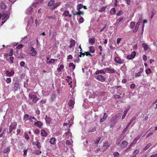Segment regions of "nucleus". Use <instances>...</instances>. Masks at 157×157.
I'll list each match as a JSON object with an SVG mask.
<instances>
[{
	"mask_svg": "<svg viewBox=\"0 0 157 157\" xmlns=\"http://www.w3.org/2000/svg\"><path fill=\"white\" fill-rule=\"evenodd\" d=\"M17 125V123L16 122H14L11 123V125L9 127L8 133H11L13 129H15Z\"/></svg>",
	"mask_w": 157,
	"mask_h": 157,
	"instance_id": "f257e3e1",
	"label": "nucleus"
},
{
	"mask_svg": "<svg viewBox=\"0 0 157 157\" xmlns=\"http://www.w3.org/2000/svg\"><path fill=\"white\" fill-rule=\"evenodd\" d=\"M44 0H35L32 6L33 7H36L37 6L40 5L43 3Z\"/></svg>",
	"mask_w": 157,
	"mask_h": 157,
	"instance_id": "f03ea898",
	"label": "nucleus"
},
{
	"mask_svg": "<svg viewBox=\"0 0 157 157\" xmlns=\"http://www.w3.org/2000/svg\"><path fill=\"white\" fill-rule=\"evenodd\" d=\"M114 60L115 62L120 64L124 63V59H121L118 56L115 57Z\"/></svg>",
	"mask_w": 157,
	"mask_h": 157,
	"instance_id": "7ed1b4c3",
	"label": "nucleus"
},
{
	"mask_svg": "<svg viewBox=\"0 0 157 157\" xmlns=\"http://www.w3.org/2000/svg\"><path fill=\"white\" fill-rule=\"evenodd\" d=\"M105 70V72L110 74H113L115 73L116 71L111 67H107L104 69Z\"/></svg>",
	"mask_w": 157,
	"mask_h": 157,
	"instance_id": "20e7f679",
	"label": "nucleus"
},
{
	"mask_svg": "<svg viewBox=\"0 0 157 157\" xmlns=\"http://www.w3.org/2000/svg\"><path fill=\"white\" fill-rule=\"evenodd\" d=\"M62 17H68L71 18L72 17V15L70 13L69 11L68 10H65L64 11L63 13L62 14Z\"/></svg>",
	"mask_w": 157,
	"mask_h": 157,
	"instance_id": "39448f33",
	"label": "nucleus"
},
{
	"mask_svg": "<svg viewBox=\"0 0 157 157\" xmlns=\"http://www.w3.org/2000/svg\"><path fill=\"white\" fill-rule=\"evenodd\" d=\"M19 87V82L17 81L15 82L13 84V86L12 88V90L15 91L17 90L18 88Z\"/></svg>",
	"mask_w": 157,
	"mask_h": 157,
	"instance_id": "423d86ee",
	"label": "nucleus"
},
{
	"mask_svg": "<svg viewBox=\"0 0 157 157\" xmlns=\"http://www.w3.org/2000/svg\"><path fill=\"white\" fill-rule=\"evenodd\" d=\"M95 78L98 81L101 82H103L105 80V78L102 75H98L95 77Z\"/></svg>",
	"mask_w": 157,
	"mask_h": 157,
	"instance_id": "0eeeda50",
	"label": "nucleus"
},
{
	"mask_svg": "<svg viewBox=\"0 0 157 157\" xmlns=\"http://www.w3.org/2000/svg\"><path fill=\"white\" fill-rule=\"evenodd\" d=\"M31 49L30 50V56H34L36 55L37 52L35 50V49L33 47H31Z\"/></svg>",
	"mask_w": 157,
	"mask_h": 157,
	"instance_id": "6e6552de",
	"label": "nucleus"
},
{
	"mask_svg": "<svg viewBox=\"0 0 157 157\" xmlns=\"http://www.w3.org/2000/svg\"><path fill=\"white\" fill-rule=\"evenodd\" d=\"M14 73L13 70H11L10 72L8 71H5V73L6 75L8 76H11L13 75Z\"/></svg>",
	"mask_w": 157,
	"mask_h": 157,
	"instance_id": "1a4fd4ad",
	"label": "nucleus"
},
{
	"mask_svg": "<svg viewBox=\"0 0 157 157\" xmlns=\"http://www.w3.org/2000/svg\"><path fill=\"white\" fill-rule=\"evenodd\" d=\"M33 144L36 146L37 148L39 149H40L41 147V144L38 140H37L36 142H34Z\"/></svg>",
	"mask_w": 157,
	"mask_h": 157,
	"instance_id": "9d476101",
	"label": "nucleus"
},
{
	"mask_svg": "<svg viewBox=\"0 0 157 157\" xmlns=\"http://www.w3.org/2000/svg\"><path fill=\"white\" fill-rule=\"evenodd\" d=\"M71 135V132H70V130H68L67 132H65L63 135V136L67 139Z\"/></svg>",
	"mask_w": 157,
	"mask_h": 157,
	"instance_id": "9b49d317",
	"label": "nucleus"
},
{
	"mask_svg": "<svg viewBox=\"0 0 157 157\" xmlns=\"http://www.w3.org/2000/svg\"><path fill=\"white\" fill-rule=\"evenodd\" d=\"M33 10V8H32L31 6H30L27 9L26 11V13L27 14H31L32 13Z\"/></svg>",
	"mask_w": 157,
	"mask_h": 157,
	"instance_id": "f8f14e48",
	"label": "nucleus"
},
{
	"mask_svg": "<svg viewBox=\"0 0 157 157\" xmlns=\"http://www.w3.org/2000/svg\"><path fill=\"white\" fill-rule=\"evenodd\" d=\"M34 125L39 128H41V126L43 125V124L41 122L38 121L35 122Z\"/></svg>",
	"mask_w": 157,
	"mask_h": 157,
	"instance_id": "ddd939ff",
	"label": "nucleus"
},
{
	"mask_svg": "<svg viewBox=\"0 0 157 157\" xmlns=\"http://www.w3.org/2000/svg\"><path fill=\"white\" fill-rule=\"evenodd\" d=\"M128 144V142L126 140L123 141L120 145V147L121 148L126 147Z\"/></svg>",
	"mask_w": 157,
	"mask_h": 157,
	"instance_id": "4468645a",
	"label": "nucleus"
},
{
	"mask_svg": "<svg viewBox=\"0 0 157 157\" xmlns=\"http://www.w3.org/2000/svg\"><path fill=\"white\" fill-rule=\"evenodd\" d=\"M75 104L74 101L73 99L70 100L68 102V104L69 106L73 108Z\"/></svg>",
	"mask_w": 157,
	"mask_h": 157,
	"instance_id": "2eb2a0df",
	"label": "nucleus"
},
{
	"mask_svg": "<svg viewBox=\"0 0 157 157\" xmlns=\"http://www.w3.org/2000/svg\"><path fill=\"white\" fill-rule=\"evenodd\" d=\"M143 71L142 68H140L139 69V71L138 72L136 73L135 74V76L136 77H139L140 76L141 73L143 72Z\"/></svg>",
	"mask_w": 157,
	"mask_h": 157,
	"instance_id": "dca6fc26",
	"label": "nucleus"
},
{
	"mask_svg": "<svg viewBox=\"0 0 157 157\" xmlns=\"http://www.w3.org/2000/svg\"><path fill=\"white\" fill-rule=\"evenodd\" d=\"M75 44V41L73 39L71 40L70 41V45L69 46L70 48H71L73 46H74Z\"/></svg>",
	"mask_w": 157,
	"mask_h": 157,
	"instance_id": "f3484780",
	"label": "nucleus"
},
{
	"mask_svg": "<svg viewBox=\"0 0 157 157\" xmlns=\"http://www.w3.org/2000/svg\"><path fill=\"white\" fill-rule=\"evenodd\" d=\"M95 38H90L88 39V42L89 43L91 44V45H93L94 43H95Z\"/></svg>",
	"mask_w": 157,
	"mask_h": 157,
	"instance_id": "a211bd4d",
	"label": "nucleus"
},
{
	"mask_svg": "<svg viewBox=\"0 0 157 157\" xmlns=\"http://www.w3.org/2000/svg\"><path fill=\"white\" fill-rule=\"evenodd\" d=\"M130 109V107H129L128 108H126L124 111V113L123 115L122 116V119H124L125 118V116H126L127 112Z\"/></svg>",
	"mask_w": 157,
	"mask_h": 157,
	"instance_id": "6ab92c4d",
	"label": "nucleus"
},
{
	"mask_svg": "<svg viewBox=\"0 0 157 157\" xmlns=\"http://www.w3.org/2000/svg\"><path fill=\"white\" fill-rule=\"evenodd\" d=\"M105 71L103 70H97L96 72H95V74L96 75H98L99 74H105Z\"/></svg>",
	"mask_w": 157,
	"mask_h": 157,
	"instance_id": "aec40b11",
	"label": "nucleus"
},
{
	"mask_svg": "<svg viewBox=\"0 0 157 157\" xmlns=\"http://www.w3.org/2000/svg\"><path fill=\"white\" fill-rule=\"evenodd\" d=\"M13 57L10 56L9 58H7L6 60L9 62V63H10V64H12L13 63Z\"/></svg>",
	"mask_w": 157,
	"mask_h": 157,
	"instance_id": "412c9836",
	"label": "nucleus"
},
{
	"mask_svg": "<svg viewBox=\"0 0 157 157\" xmlns=\"http://www.w3.org/2000/svg\"><path fill=\"white\" fill-rule=\"evenodd\" d=\"M107 117V115L106 113H105L102 118H101L100 120L101 122H102L105 121Z\"/></svg>",
	"mask_w": 157,
	"mask_h": 157,
	"instance_id": "4be33fe9",
	"label": "nucleus"
},
{
	"mask_svg": "<svg viewBox=\"0 0 157 157\" xmlns=\"http://www.w3.org/2000/svg\"><path fill=\"white\" fill-rule=\"evenodd\" d=\"M57 59H51L49 61H47V63L48 64H51L54 63L55 61H57Z\"/></svg>",
	"mask_w": 157,
	"mask_h": 157,
	"instance_id": "5701e85b",
	"label": "nucleus"
},
{
	"mask_svg": "<svg viewBox=\"0 0 157 157\" xmlns=\"http://www.w3.org/2000/svg\"><path fill=\"white\" fill-rule=\"evenodd\" d=\"M110 145H109V142L107 141H106L104 143L103 147H105L106 149L108 148V147Z\"/></svg>",
	"mask_w": 157,
	"mask_h": 157,
	"instance_id": "b1692460",
	"label": "nucleus"
},
{
	"mask_svg": "<svg viewBox=\"0 0 157 157\" xmlns=\"http://www.w3.org/2000/svg\"><path fill=\"white\" fill-rule=\"evenodd\" d=\"M45 120L46 123L48 124H50L51 122V118L48 117H46L45 118Z\"/></svg>",
	"mask_w": 157,
	"mask_h": 157,
	"instance_id": "393cba45",
	"label": "nucleus"
},
{
	"mask_svg": "<svg viewBox=\"0 0 157 157\" xmlns=\"http://www.w3.org/2000/svg\"><path fill=\"white\" fill-rule=\"evenodd\" d=\"M41 135L43 136L46 137L47 136V133L45 130L42 129L41 131Z\"/></svg>",
	"mask_w": 157,
	"mask_h": 157,
	"instance_id": "a878e982",
	"label": "nucleus"
},
{
	"mask_svg": "<svg viewBox=\"0 0 157 157\" xmlns=\"http://www.w3.org/2000/svg\"><path fill=\"white\" fill-rule=\"evenodd\" d=\"M56 140V139L55 138H52L50 140V143L52 144H55V141Z\"/></svg>",
	"mask_w": 157,
	"mask_h": 157,
	"instance_id": "bb28decb",
	"label": "nucleus"
},
{
	"mask_svg": "<svg viewBox=\"0 0 157 157\" xmlns=\"http://www.w3.org/2000/svg\"><path fill=\"white\" fill-rule=\"evenodd\" d=\"M56 96V95L55 94H52L50 99V101H53L55 99Z\"/></svg>",
	"mask_w": 157,
	"mask_h": 157,
	"instance_id": "cd10ccee",
	"label": "nucleus"
},
{
	"mask_svg": "<svg viewBox=\"0 0 157 157\" xmlns=\"http://www.w3.org/2000/svg\"><path fill=\"white\" fill-rule=\"evenodd\" d=\"M0 6L1 7L4 9L6 8V6L5 3L1 2L0 3Z\"/></svg>",
	"mask_w": 157,
	"mask_h": 157,
	"instance_id": "c85d7f7f",
	"label": "nucleus"
},
{
	"mask_svg": "<svg viewBox=\"0 0 157 157\" xmlns=\"http://www.w3.org/2000/svg\"><path fill=\"white\" fill-rule=\"evenodd\" d=\"M33 22V18L32 17H30L29 20L27 25L32 24Z\"/></svg>",
	"mask_w": 157,
	"mask_h": 157,
	"instance_id": "c756f323",
	"label": "nucleus"
},
{
	"mask_svg": "<svg viewBox=\"0 0 157 157\" xmlns=\"http://www.w3.org/2000/svg\"><path fill=\"white\" fill-rule=\"evenodd\" d=\"M90 52L92 53H94L95 52V49L93 46H90L89 47Z\"/></svg>",
	"mask_w": 157,
	"mask_h": 157,
	"instance_id": "7c9ffc66",
	"label": "nucleus"
},
{
	"mask_svg": "<svg viewBox=\"0 0 157 157\" xmlns=\"http://www.w3.org/2000/svg\"><path fill=\"white\" fill-rule=\"evenodd\" d=\"M10 151V148L9 147H7L3 151V153H6L8 152H9Z\"/></svg>",
	"mask_w": 157,
	"mask_h": 157,
	"instance_id": "2f4dec72",
	"label": "nucleus"
},
{
	"mask_svg": "<svg viewBox=\"0 0 157 157\" xmlns=\"http://www.w3.org/2000/svg\"><path fill=\"white\" fill-rule=\"evenodd\" d=\"M72 13L73 15V16H75L76 15H78L79 14L78 10L77 11H76L73 10H72Z\"/></svg>",
	"mask_w": 157,
	"mask_h": 157,
	"instance_id": "473e14b6",
	"label": "nucleus"
},
{
	"mask_svg": "<svg viewBox=\"0 0 157 157\" xmlns=\"http://www.w3.org/2000/svg\"><path fill=\"white\" fill-rule=\"evenodd\" d=\"M64 67V66L63 65H60L59 67L57 68V71L58 72L61 71V69L63 68Z\"/></svg>",
	"mask_w": 157,
	"mask_h": 157,
	"instance_id": "72a5a7b5",
	"label": "nucleus"
},
{
	"mask_svg": "<svg viewBox=\"0 0 157 157\" xmlns=\"http://www.w3.org/2000/svg\"><path fill=\"white\" fill-rule=\"evenodd\" d=\"M142 47H143L144 49L145 50H147L148 48L147 45L145 43H144L143 44Z\"/></svg>",
	"mask_w": 157,
	"mask_h": 157,
	"instance_id": "f704fd0d",
	"label": "nucleus"
},
{
	"mask_svg": "<svg viewBox=\"0 0 157 157\" xmlns=\"http://www.w3.org/2000/svg\"><path fill=\"white\" fill-rule=\"evenodd\" d=\"M39 99V98L37 97L36 96L33 98L32 99V101L33 102L36 103Z\"/></svg>",
	"mask_w": 157,
	"mask_h": 157,
	"instance_id": "c9c22d12",
	"label": "nucleus"
},
{
	"mask_svg": "<svg viewBox=\"0 0 157 157\" xmlns=\"http://www.w3.org/2000/svg\"><path fill=\"white\" fill-rule=\"evenodd\" d=\"M117 20L119 22H120L121 23L123 22L124 21V17L119 18L117 19Z\"/></svg>",
	"mask_w": 157,
	"mask_h": 157,
	"instance_id": "e433bc0d",
	"label": "nucleus"
},
{
	"mask_svg": "<svg viewBox=\"0 0 157 157\" xmlns=\"http://www.w3.org/2000/svg\"><path fill=\"white\" fill-rule=\"evenodd\" d=\"M116 13V10L115 8H112L110 10V13L112 14H114Z\"/></svg>",
	"mask_w": 157,
	"mask_h": 157,
	"instance_id": "4c0bfd02",
	"label": "nucleus"
},
{
	"mask_svg": "<svg viewBox=\"0 0 157 157\" xmlns=\"http://www.w3.org/2000/svg\"><path fill=\"white\" fill-rule=\"evenodd\" d=\"M151 143H148V144L146 146L145 148L144 149V151H145L147 149L149 148V147L151 146Z\"/></svg>",
	"mask_w": 157,
	"mask_h": 157,
	"instance_id": "58836bf2",
	"label": "nucleus"
},
{
	"mask_svg": "<svg viewBox=\"0 0 157 157\" xmlns=\"http://www.w3.org/2000/svg\"><path fill=\"white\" fill-rule=\"evenodd\" d=\"M130 25L131 28L132 29H133L135 25V23L134 22L132 21L131 22Z\"/></svg>",
	"mask_w": 157,
	"mask_h": 157,
	"instance_id": "ea45409f",
	"label": "nucleus"
},
{
	"mask_svg": "<svg viewBox=\"0 0 157 157\" xmlns=\"http://www.w3.org/2000/svg\"><path fill=\"white\" fill-rule=\"evenodd\" d=\"M106 6H103L102 8H101L99 10V12H102L103 11H104L105 10V9L106 8Z\"/></svg>",
	"mask_w": 157,
	"mask_h": 157,
	"instance_id": "a19ab883",
	"label": "nucleus"
},
{
	"mask_svg": "<svg viewBox=\"0 0 157 157\" xmlns=\"http://www.w3.org/2000/svg\"><path fill=\"white\" fill-rule=\"evenodd\" d=\"M29 96L30 98L32 100L33 99V98L35 96L33 95L31 92H30L29 93Z\"/></svg>",
	"mask_w": 157,
	"mask_h": 157,
	"instance_id": "79ce46f5",
	"label": "nucleus"
},
{
	"mask_svg": "<svg viewBox=\"0 0 157 157\" xmlns=\"http://www.w3.org/2000/svg\"><path fill=\"white\" fill-rule=\"evenodd\" d=\"M69 67H72L73 69H74L75 68V66L73 63H69Z\"/></svg>",
	"mask_w": 157,
	"mask_h": 157,
	"instance_id": "37998d69",
	"label": "nucleus"
},
{
	"mask_svg": "<svg viewBox=\"0 0 157 157\" xmlns=\"http://www.w3.org/2000/svg\"><path fill=\"white\" fill-rule=\"evenodd\" d=\"M140 152V150L139 149H137L136 150H135V151H134L133 152V154L134 155H136L137 154H138L139 152Z\"/></svg>",
	"mask_w": 157,
	"mask_h": 157,
	"instance_id": "c03bdc74",
	"label": "nucleus"
},
{
	"mask_svg": "<svg viewBox=\"0 0 157 157\" xmlns=\"http://www.w3.org/2000/svg\"><path fill=\"white\" fill-rule=\"evenodd\" d=\"M55 1L54 0H51L48 3V5L49 6H52L53 5Z\"/></svg>",
	"mask_w": 157,
	"mask_h": 157,
	"instance_id": "a18cd8bd",
	"label": "nucleus"
},
{
	"mask_svg": "<svg viewBox=\"0 0 157 157\" xmlns=\"http://www.w3.org/2000/svg\"><path fill=\"white\" fill-rule=\"evenodd\" d=\"M29 116L27 114H25L24 116V118L25 119H26V120H27L28 119L29 120Z\"/></svg>",
	"mask_w": 157,
	"mask_h": 157,
	"instance_id": "49530a36",
	"label": "nucleus"
},
{
	"mask_svg": "<svg viewBox=\"0 0 157 157\" xmlns=\"http://www.w3.org/2000/svg\"><path fill=\"white\" fill-rule=\"evenodd\" d=\"M83 7V5L82 4H78L77 6V10H79L80 9Z\"/></svg>",
	"mask_w": 157,
	"mask_h": 157,
	"instance_id": "de8ad7c7",
	"label": "nucleus"
},
{
	"mask_svg": "<svg viewBox=\"0 0 157 157\" xmlns=\"http://www.w3.org/2000/svg\"><path fill=\"white\" fill-rule=\"evenodd\" d=\"M24 136H25V139L27 140H29L30 139V138L29 137L28 134L27 133H26V132L25 133Z\"/></svg>",
	"mask_w": 157,
	"mask_h": 157,
	"instance_id": "09e8293b",
	"label": "nucleus"
},
{
	"mask_svg": "<svg viewBox=\"0 0 157 157\" xmlns=\"http://www.w3.org/2000/svg\"><path fill=\"white\" fill-rule=\"evenodd\" d=\"M138 116V115H134L132 118L131 119V120H130V122H132L134 120H135L136 118Z\"/></svg>",
	"mask_w": 157,
	"mask_h": 157,
	"instance_id": "8fccbe9b",
	"label": "nucleus"
},
{
	"mask_svg": "<svg viewBox=\"0 0 157 157\" xmlns=\"http://www.w3.org/2000/svg\"><path fill=\"white\" fill-rule=\"evenodd\" d=\"M121 23L120 22H119L117 20L116 22L115 23L114 25L116 27H118L120 25Z\"/></svg>",
	"mask_w": 157,
	"mask_h": 157,
	"instance_id": "3c124183",
	"label": "nucleus"
},
{
	"mask_svg": "<svg viewBox=\"0 0 157 157\" xmlns=\"http://www.w3.org/2000/svg\"><path fill=\"white\" fill-rule=\"evenodd\" d=\"M6 81L7 83H10L11 82V79L10 78H7L6 80Z\"/></svg>",
	"mask_w": 157,
	"mask_h": 157,
	"instance_id": "603ef678",
	"label": "nucleus"
},
{
	"mask_svg": "<svg viewBox=\"0 0 157 157\" xmlns=\"http://www.w3.org/2000/svg\"><path fill=\"white\" fill-rule=\"evenodd\" d=\"M7 17V18H9L8 16L5 14H3L2 16V20H3L5 18Z\"/></svg>",
	"mask_w": 157,
	"mask_h": 157,
	"instance_id": "864d4df0",
	"label": "nucleus"
},
{
	"mask_svg": "<svg viewBox=\"0 0 157 157\" xmlns=\"http://www.w3.org/2000/svg\"><path fill=\"white\" fill-rule=\"evenodd\" d=\"M84 21V19L82 17H81L79 19V24L82 23Z\"/></svg>",
	"mask_w": 157,
	"mask_h": 157,
	"instance_id": "5fc2aeb1",
	"label": "nucleus"
},
{
	"mask_svg": "<svg viewBox=\"0 0 157 157\" xmlns=\"http://www.w3.org/2000/svg\"><path fill=\"white\" fill-rule=\"evenodd\" d=\"M113 155L114 157H118L119 155V154L117 152H115L113 153Z\"/></svg>",
	"mask_w": 157,
	"mask_h": 157,
	"instance_id": "6e6d98bb",
	"label": "nucleus"
},
{
	"mask_svg": "<svg viewBox=\"0 0 157 157\" xmlns=\"http://www.w3.org/2000/svg\"><path fill=\"white\" fill-rule=\"evenodd\" d=\"M132 57V58H133L135 57L136 55V53L135 51H133L132 52L131 54L130 55Z\"/></svg>",
	"mask_w": 157,
	"mask_h": 157,
	"instance_id": "4d7b16f0",
	"label": "nucleus"
},
{
	"mask_svg": "<svg viewBox=\"0 0 157 157\" xmlns=\"http://www.w3.org/2000/svg\"><path fill=\"white\" fill-rule=\"evenodd\" d=\"M139 29V26L137 25H136L135 29L133 30V32L134 33L136 32Z\"/></svg>",
	"mask_w": 157,
	"mask_h": 157,
	"instance_id": "13d9d810",
	"label": "nucleus"
},
{
	"mask_svg": "<svg viewBox=\"0 0 157 157\" xmlns=\"http://www.w3.org/2000/svg\"><path fill=\"white\" fill-rule=\"evenodd\" d=\"M151 72V70L150 69H148L146 70V73L147 74H149Z\"/></svg>",
	"mask_w": 157,
	"mask_h": 157,
	"instance_id": "bf43d9fd",
	"label": "nucleus"
},
{
	"mask_svg": "<svg viewBox=\"0 0 157 157\" xmlns=\"http://www.w3.org/2000/svg\"><path fill=\"white\" fill-rule=\"evenodd\" d=\"M155 13V11L154 10H153L151 12V18L152 19L153 17L154 16V15Z\"/></svg>",
	"mask_w": 157,
	"mask_h": 157,
	"instance_id": "052dcab7",
	"label": "nucleus"
},
{
	"mask_svg": "<svg viewBox=\"0 0 157 157\" xmlns=\"http://www.w3.org/2000/svg\"><path fill=\"white\" fill-rule=\"evenodd\" d=\"M32 119L36 121H37V119L34 117L33 116H30L29 120L30 121H32Z\"/></svg>",
	"mask_w": 157,
	"mask_h": 157,
	"instance_id": "680f3d73",
	"label": "nucleus"
},
{
	"mask_svg": "<svg viewBox=\"0 0 157 157\" xmlns=\"http://www.w3.org/2000/svg\"><path fill=\"white\" fill-rule=\"evenodd\" d=\"M23 47V45L22 44H19L17 47V49H20L21 48Z\"/></svg>",
	"mask_w": 157,
	"mask_h": 157,
	"instance_id": "e2e57ef3",
	"label": "nucleus"
},
{
	"mask_svg": "<svg viewBox=\"0 0 157 157\" xmlns=\"http://www.w3.org/2000/svg\"><path fill=\"white\" fill-rule=\"evenodd\" d=\"M20 64L21 67H23L25 66V63L24 61H22L20 63Z\"/></svg>",
	"mask_w": 157,
	"mask_h": 157,
	"instance_id": "0e129e2a",
	"label": "nucleus"
},
{
	"mask_svg": "<svg viewBox=\"0 0 157 157\" xmlns=\"http://www.w3.org/2000/svg\"><path fill=\"white\" fill-rule=\"evenodd\" d=\"M13 49H11L10 51L9 56H12L13 55Z\"/></svg>",
	"mask_w": 157,
	"mask_h": 157,
	"instance_id": "69168bd1",
	"label": "nucleus"
},
{
	"mask_svg": "<svg viewBox=\"0 0 157 157\" xmlns=\"http://www.w3.org/2000/svg\"><path fill=\"white\" fill-rule=\"evenodd\" d=\"M126 58L128 59H133L132 57L131 56V55H129L126 56Z\"/></svg>",
	"mask_w": 157,
	"mask_h": 157,
	"instance_id": "338daca9",
	"label": "nucleus"
},
{
	"mask_svg": "<svg viewBox=\"0 0 157 157\" xmlns=\"http://www.w3.org/2000/svg\"><path fill=\"white\" fill-rule=\"evenodd\" d=\"M121 38H118L117 41V44H119L121 41Z\"/></svg>",
	"mask_w": 157,
	"mask_h": 157,
	"instance_id": "774afa93",
	"label": "nucleus"
}]
</instances>
